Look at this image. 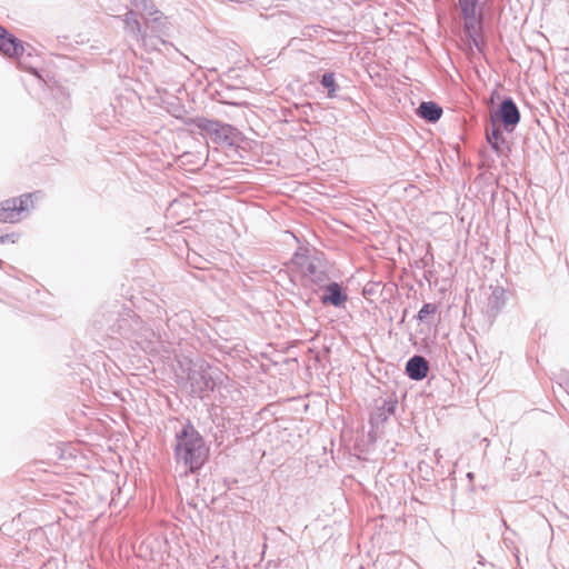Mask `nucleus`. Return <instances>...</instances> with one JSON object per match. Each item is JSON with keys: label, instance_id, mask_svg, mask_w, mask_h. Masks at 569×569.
Wrapping results in <instances>:
<instances>
[{"label": "nucleus", "instance_id": "nucleus-11", "mask_svg": "<svg viewBox=\"0 0 569 569\" xmlns=\"http://www.w3.org/2000/svg\"><path fill=\"white\" fill-rule=\"evenodd\" d=\"M321 83L323 87L330 89V97H332V92L336 90V81L332 73H325L321 79Z\"/></svg>", "mask_w": 569, "mask_h": 569}, {"label": "nucleus", "instance_id": "nucleus-6", "mask_svg": "<svg viewBox=\"0 0 569 569\" xmlns=\"http://www.w3.org/2000/svg\"><path fill=\"white\" fill-rule=\"evenodd\" d=\"M406 370L411 379L421 380L427 377L429 367L425 358L416 356L407 362Z\"/></svg>", "mask_w": 569, "mask_h": 569}, {"label": "nucleus", "instance_id": "nucleus-12", "mask_svg": "<svg viewBox=\"0 0 569 569\" xmlns=\"http://www.w3.org/2000/svg\"><path fill=\"white\" fill-rule=\"evenodd\" d=\"M437 311V307L432 303H426L418 312V318L420 320L426 319L429 315H433Z\"/></svg>", "mask_w": 569, "mask_h": 569}, {"label": "nucleus", "instance_id": "nucleus-10", "mask_svg": "<svg viewBox=\"0 0 569 569\" xmlns=\"http://www.w3.org/2000/svg\"><path fill=\"white\" fill-rule=\"evenodd\" d=\"M126 24L132 31H137V32L141 31L140 22L136 19L133 12H129L126 16Z\"/></svg>", "mask_w": 569, "mask_h": 569}, {"label": "nucleus", "instance_id": "nucleus-8", "mask_svg": "<svg viewBox=\"0 0 569 569\" xmlns=\"http://www.w3.org/2000/svg\"><path fill=\"white\" fill-rule=\"evenodd\" d=\"M418 113L423 119L437 121L442 113V109L433 102H422L418 109Z\"/></svg>", "mask_w": 569, "mask_h": 569}, {"label": "nucleus", "instance_id": "nucleus-1", "mask_svg": "<svg viewBox=\"0 0 569 569\" xmlns=\"http://www.w3.org/2000/svg\"><path fill=\"white\" fill-rule=\"evenodd\" d=\"M209 449L196 428L188 422L176 436L174 458L189 472L199 470L208 459Z\"/></svg>", "mask_w": 569, "mask_h": 569}, {"label": "nucleus", "instance_id": "nucleus-4", "mask_svg": "<svg viewBox=\"0 0 569 569\" xmlns=\"http://www.w3.org/2000/svg\"><path fill=\"white\" fill-rule=\"evenodd\" d=\"M497 117L506 128L515 127L520 120L519 110L511 99H507L500 104L497 111Z\"/></svg>", "mask_w": 569, "mask_h": 569}, {"label": "nucleus", "instance_id": "nucleus-7", "mask_svg": "<svg viewBox=\"0 0 569 569\" xmlns=\"http://www.w3.org/2000/svg\"><path fill=\"white\" fill-rule=\"evenodd\" d=\"M347 300V296L342 293L341 287L333 282L327 286L326 292L322 297L323 303H331L333 306H341Z\"/></svg>", "mask_w": 569, "mask_h": 569}, {"label": "nucleus", "instance_id": "nucleus-5", "mask_svg": "<svg viewBox=\"0 0 569 569\" xmlns=\"http://www.w3.org/2000/svg\"><path fill=\"white\" fill-rule=\"evenodd\" d=\"M0 51L8 57H18L22 53L23 47L21 42L9 34L6 29L0 26Z\"/></svg>", "mask_w": 569, "mask_h": 569}, {"label": "nucleus", "instance_id": "nucleus-2", "mask_svg": "<svg viewBox=\"0 0 569 569\" xmlns=\"http://www.w3.org/2000/svg\"><path fill=\"white\" fill-rule=\"evenodd\" d=\"M38 193H23L0 202V222L16 223L34 209Z\"/></svg>", "mask_w": 569, "mask_h": 569}, {"label": "nucleus", "instance_id": "nucleus-9", "mask_svg": "<svg viewBox=\"0 0 569 569\" xmlns=\"http://www.w3.org/2000/svg\"><path fill=\"white\" fill-rule=\"evenodd\" d=\"M486 136H487V140L491 144V147L496 151L500 152L501 147L505 142V138H503L500 129L497 128L495 124H492L491 129H487Z\"/></svg>", "mask_w": 569, "mask_h": 569}, {"label": "nucleus", "instance_id": "nucleus-3", "mask_svg": "<svg viewBox=\"0 0 569 569\" xmlns=\"http://www.w3.org/2000/svg\"><path fill=\"white\" fill-rule=\"evenodd\" d=\"M479 0H459L465 20V32L473 41L476 47H479V31H480V13L477 10Z\"/></svg>", "mask_w": 569, "mask_h": 569}]
</instances>
